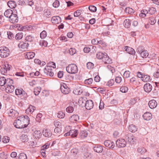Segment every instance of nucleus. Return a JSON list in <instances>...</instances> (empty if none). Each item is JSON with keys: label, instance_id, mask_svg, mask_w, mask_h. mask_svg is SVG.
Listing matches in <instances>:
<instances>
[{"label": "nucleus", "instance_id": "nucleus-1", "mask_svg": "<svg viewBox=\"0 0 159 159\" xmlns=\"http://www.w3.org/2000/svg\"><path fill=\"white\" fill-rule=\"evenodd\" d=\"M66 69L68 73L71 74H76L78 71L77 66L74 64L69 65L66 67Z\"/></svg>", "mask_w": 159, "mask_h": 159}, {"label": "nucleus", "instance_id": "nucleus-2", "mask_svg": "<svg viewBox=\"0 0 159 159\" xmlns=\"http://www.w3.org/2000/svg\"><path fill=\"white\" fill-rule=\"evenodd\" d=\"M10 54L9 49L6 47H1L0 48V56L2 58L7 57Z\"/></svg>", "mask_w": 159, "mask_h": 159}, {"label": "nucleus", "instance_id": "nucleus-3", "mask_svg": "<svg viewBox=\"0 0 159 159\" xmlns=\"http://www.w3.org/2000/svg\"><path fill=\"white\" fill-rule=\"evenodd\" d=\"M23 124H24L21 120V116H20L18 118L16 119L13 123L15 127L19 129L24 128Z\"/></svg>", "mask_w": 159, "mask_h": 159}, {"label": "nucleus", "instance_id": "nucleus-4", "mask_svg": "<svg viewBox=\"0 0 159 159\" xmlns=\"http://www.w3.org/2000/svg\"><path fill=\"white\" fill-rule=\"evenodd\" d=\"M127 144L126 141L123 139H118L116 142V145L118 148L125 147Z\"/></svg>", "mask_w": 159, "mask_h": 159}, {"label": "nucleus", "instance_id": "nucleus-5", "mask_svg": "<svg viewBox=\"0 0 159 159\" xmlns=\"http://www.w3.org/2000/svg\"><path fill=\"white\" fill-rule=\"evenodd\" d=\"M43 72L47 76L52 77L54 75L53 72L52 71L51 66H47L44 69Z\"/></svg>", "mask_w": 159, "mask_h": 159}, {"label": "nucleus", "instance_id": "nucleus-6", "mask_svg": "<svg viewBox=\"0 0 159 159\" xmlns=\"http://www.w3.org/2000/svg\"><path fill=\"white\" fill-rule=\"evenodd\" d=\"M21 120L22 121L24 128L26 127L29 123L30 121V118L29 117L25 115L23 116H21Z\"/></svg>", "mask_w": 159, "mask_h": 159}, {"label": "nucleus", "instance_id": "nucleus-7", "mask_svg": "<svg viewBox=\"0 0 159 159\" xmlns=\"http://www.w3.org/2000/svg\"><path fill=\"white\" fill-rule=\"evenodd\" d=\"M15 93L16 95H20L24 98H26L27 97V93L22 89H16L15 90Z\"/></svg>", "mask_w": 159, "mask_h": 159}, {"label": "nucleus", "instance_id": "nucleus-8", "mask_svg": "<svg viewBox=\"0 0 159 159\" xmlns=\"http://www.w3.org/2000/svg\"><path fill=\"white\" fill-rule=\"evenodd\" d=\"M60 89L61 92L66 94H68L70 91V88L67 87L66 84L61 85Z\"/></svg>", "mask_w": 159, "mask_h": 159}, {"label": "nucleus", "instance_id": "nucleus-9", "mask_svg": "<svg viewBox=\"0 0 159 159\" xmlns=\"http://www.w3.org/2000/svg\"><path fill=\"white\" fill-rule=\"evenodd\" d=\"M93 102L90 100H87L85 103V107L88 110L92 109L93 107Z\"/></svg>", "mask_w": 159, "mask_h": 159}, {"label": "nucleus", "instance_id": "nucleus-10", "mask_svg": "<svg viewBox=\"0 0 159 159\" xmlns=\"http://www.w3.org/2000/svg\"><path fill=\"white\" fill-rule=\"evenodd\" d=\"M105 146L109 148L113 149L115 146L114 143L110 140H107L104 142Z\"/></svg>", "mask_w": 159, "mask_h": 159}, {"label": "nucleus", "instance_id": "nucleus-11", "mask_svg": "<svg viewBox=\"0 0 159 159\" xmlns=\"http://www.w3.org/2000/svg\"><path fill=\"white\" fill-rule=\"evenodd\" d=\"M134 137L131 134H126L125 137V139L127 141L128 143L130 144H134Z\"/></svg>", "mask_w": 159, "mask_h": 159}, {"label": "nucleus", "instance_id": "nucleus-12", "mask_svg": "<svg viewBox=\"0 0 159 159\" xmlns=\"http://www.w3.org/2000/svg\"><path fill=\"white\" fill-rule=\"evenodd\" d=\"M102 61L105 64H110L112 63L111 59L109 58L107 53L103 57Z\"/></svg>", "mask_w": 159, "mask_h": 159}, {"label": "nucleus", "instance_id": "nucleus-13", "mask_svg": "<svg viewBox=\"0 0 159 159\" xmlns=\"http://www.w3.org/2000/svg\"><path fill=\"white\" fill-rule=\"evenodd\" d=\"M152 88V86L151 84L149 83H147L145 84L143 87L144 91L147 93L150 92Z\"/></svg>", "mask_w": 159, "mask_h": 159}, {"label": "nucleus", "instance_id": "nucleus-14", "mask_svg": "<svg viewBox=\"0 0 159 159\" xmlns=\"http://www.w3.org/2000/svg\"><path fill=\"white\" fill-rule=\"evenodd\" d=\"M157 105V102L154 100H152L148 103V105L151 109H153L156 108Z\"/></svg>", "mask_w": 159, "mask_h": 159}, {"label": "nucleus", "instance_id": "nucleus-15", "mask_svg": "<svg viewBox=\"0 0 159 159\" xmlns=\"http://www.w3.org/2000/svg\"><path fill=\"white\" fill-rule=\"evenodd\" d=\"M124 49H125L126 52L129 54L134 55L135 53V50L133 48L130 47L125 46L124 48Z\"/></svg>", "mask_w": 159, "mask_h": 159}, {"label": "nucleus", "instance_id": "nucleus-16", "mask_svg": "<svg viewBox=\"0 0 159 159\" xmlns=\"http://www.w3.org/2000/svg\"><path fill=\"white\" fill-rule=\"evenodd\" d=\"M69 120L70 122L74 123L78 121L79 120V117L77 115H73L70 117Z\"/></svg>", "mask_w": 159, "mask_h": 159}, {"label": "nucleus", "instance_id": "nucleus-17", "mask_svg": "<svg viewBox=\"0 0 159 159\" xmlns=\"http://www.w3.org/2000/svg\"><path fill=\"white\" fill-rule=\"evenodd\" d=\"M143 116L144 120H149L152 119V115L150 112H146L143 114Z\"/></svg>", "mask_w": 159, "mask_h": 159}, {"label": "nucleus", "instance_id": "nucleus-18", "mask_svg": "<svg viewBox=\"0 0 159 159\" xmlns=\"http://www.w3.org/2000/svg\"><path fill=\"white\" fill-rule=\"evenodd\" d=\"M93 149L94 151L99 153L102 152L103 150L102 146L99 145H96Z\"/></svg>", "mask_w": 159, "mask_h": 159}, {"label": "nucleus", "instance_id": "nucleus-19", "mask_svg": "<svg viewBox=\"0 0 159 159\" xmlns=\"http://www.w3.org/2000/svg\"><path fill=\"white\" fill-rule=\"evenodd\" d=\"M43 135L46 137H50L52 135V133L51 132L50 130L47 129L43 130Z\"/></svg>", "mask_w": 159, "mask_h": 159}, {"label": "nucleus", "instance_id": "nucleus-20", "mask_svg": "<svg viewBox=\"0 0 159 159\" xmlns=\"http://www.w3.org/2000/svg\"><path fill=\"white\" fill-rule=\"evenodd\" d=\"M69 132L70 133V136L72 138L76 137L78 134V131L77 129L70 130Z\"/></svg>", "mask_w": 159, "mask_h": 159}, {"label": "nucleus", "instance_id": "nucleus-21", "mask_svg": "<svg viewBox=\"0 0 159 159\" xmlns=\"http://www.w3.org/2000/svg\"><path fill=\"white\" fill-rule=\"evenodd\" d=\"M9 116H16L18 115V112L12 109H10L8 113Z\"/></svg>", "mask_w": 159, "mask_h": 159}, {"label": "nucleus", "instance_id": "nucleus-22", "mask_svg": "<svg viewBox=\"0 0 159 159\" xmlns=\"http://www.w3.org/2000/svg\"><path fill=\"white\" fill-rule=\"evenodd\" d=\"M6 91L7 92L12 93L13 92L14 89V86L12 85H6Z\"/></svg>", "mask_w": 159, "mask_h": 159}, {"label": "nucleus", "instance_id": "nucleus-23", "mask_svg": "<svg viewBox=\"0 0 159 159\" xmlns=\"http://www.w3.org/2000/svg\"><path fill=\"white\" fill-rule=\"evenodd\" d=\"M20 139L23 142H26L29 140L27 135L25 134H23L20 136Z\"/></svg>", "mask_w": 159, "mask_h": 159}, {"label": "nucleus", "instance_id": "nucleus-24", "mask_svg": "<svg viewBox=\"0 0 159 159\" xmlns=\"http://www.w3.org/2000/svg\"><path fill=\"white\" fill-rule=\"evenodd\" d=\"M151 80V77L149 75L145 74H144V76L142 78V80L144 82L150 81Z\"/></svg>", "mask_w": 159, "mask_h": 159}, {"label": "nucleus", "instance_id": "nucleus-25", "mask_svg": "<svg viewBox=\"0 0 159 159\" xmlns=\"http://www.w3.org/2000/svg\"><path fill=\"white\" fill-rule=\"evenodd\" d=\"M42 135V131L41 130H35L34 132V136L36 139L40 138Z\"/></svg>", "mask_w": 159, "mask_h": 159}, {"label": "nucleus", "instance_id": "nucleus-26", "mask_svg": "<svg viewBox=\"0 0 159 159\" xmlns=\"http://www.w3.org/2000/svg\"><path fill=\"white\" fill-rule=\"evenodd\" d=\"M88 133L86 130H82L80 132L79 135L81 139H84L88 135Z\"/></svg>", "mask_w": 159, "mask_h": 159}, {"label": "nucleus", "instance_id": "nucleus-27", "mask_svg": "<svg viewBox=\"0 0 159 159\" xmlns=\"http://www.w3.org/2000/svg\"><path fill=\"white\" fill-rule=\"evenodd\" d=\"M148 11L146 10H143L141 11L139 16L140 17L144 18L148 14Z\"/></svg>", "mask_w": 159, "mask_h": 159}, {"label": "nucleus", "instance_id": "nucleus-28", "mask_svg": "<svg viewBox=\"0 0 159 159\" xmlns=\"http://www.w3.org/2000/svg\"><path fill=\"white\" fill-rule=\"evenodd\" d=\"M9 7L11 8H15L16 6V4L15 2L13 1H10L7 2Z\"/></svg>", "mask_w": 159, "mask_h": 159}, {"label": "nucleus", "instance_id": "nucleus-29", "mask_svg": "<svg viewBox=\"0 0 159 159\" xmlns=\"http://www.w3.org/2000/svg\"><path fill=\"white\" fill-rule=\"evenodd\" d=\"M129 129L131 132H135L137 131L138 128L134 125L131 124L129 125Z\"/></svg>", "mask_w": 159, "mask_h": 159}, {"label": "nucleus", "instance_id": "nucleus-30", "mask_svg": "<svg viewBox=\"0 0 159 159\" xmlns=\"http://www.w3.org/2000/svg\"><path fill=\"white\" fill-rule=\"evenodd\" d=\"M35 53L32 52H29L27 53L25 56V57H27L29 59L33 58L35 56Z\"/></svg>", "mask_w": 159, "mask_h": 159}, {"label": "nucleus", "instance_id": "nucleus-31", "mask_svg": "<svg viewBox=\"0 0 159 159\" xmlns=\"http://www.w3.org/2000/svg\"><path fill=\"white\" fill-rule=\"evenodd\" d=\"M33 29V27L31 25H25L24 26L22 27L20 30L22 31H25L26 30H29Z\"/></svg>", "mask_w": 159, "mask_h": 159}, {"label": "nucleus", "instance_id": "nucleus-32", "mask_svg": "<svg viewBox=\"0 0 159 159\" xmlns=\"http://www.w3.org/2000/svg\"><path fill=\"white\" fill-rule=\"evenodd\" d=\"M106 54V53L105 52L103 53L101 52H99L96 54V57L98 59L102 60L103 57H105V54Z\"/></svg>", "mask_w": 159, "mask_h": 159}, {"label": "nucleus", "instance_id": "nucleus-33", "mask_svg": "<svg viewBox=\"0 0 159 159\" xmlns=\"http://www.w3.org/2000/svg\"><path fill=\"white\" fill-rule=\"evenodd\" d=\"M23 33L22 32L17 33L15 36V39L17 40L21 39L23 37Z\"/></svg>", "mask_w": 159, "mask_h": 159}, {"label": "nucleus", "instance_id": "nucleus-34", "mask_svg": "<svg viewBox=\"0 0 159 159\" xmlns=\"http://www.w3.org/2000/svg\"><path fill=\"white\" fill-rule=\"evenodd\" d=\"M6 79L4 77L0 78V86H3L6 85Z\"/></svg>", "mask_w": 159, "mask_h": 159}, {"label": "nucleus", "instance_id": "nucleus-35", "mask_svg": "<svg viewBox=\"0 0 159 159\" xmlns=\"http://www.w3.org/2000/svg\"><path fill=\"white\" fill-rule=\"evenodd\" d=\"M34 37L32 36L31 35L27 36L25 37V40L28 42H32L34 40Z\"/></svg>", "mask_w": 159, "mask_h": 159}, {"label": "nucleus", "instance_id": "nucleus-36", "mask_svg": "<svg viewBox=\"0 0 159 159\" xmlns=\"http://www.w3.org/2000/svg\"><path fill=\"white\" fill-rule=\"evenodd\" d=\"M28 43H21L18 44V47L23 49L27 48L28 46Z\"/></svg>", "mask_w": 159, "mask_h": 159}, {"label": "nucleus", "instance_id": "nucleus-37", "mask_svg": "<svg viewBox=\"0 0 159 159\" xmlns=\"http://www.w3.org/2000/svg\"><path fill=\"white\" fill-rule=\"evenodd\" d=\"M93 81V79L91 78H90L85 80H84V83L86 85H90L92 84Z\"/></svg>", "mask_w": 159, "mask_h": 159}, {"label": "nucleus", "instance_id": "nucleus-38", "mask_svg": "<svg viewBox=\"0 0 159 159\" xmlns=\"http://www.w3.org/2000/svg\"><path fill=\"white\" fill-rule=\"evenodd\" d=\"M41 91V88L38 87L34 89V93L35 95H38Z\"/></svg>", "mask_w": 159, "mask_h": 159}, {"label": "nucleus", "instance_id": "nucleus-39", "mask_svg": "<svg viewBox=\"0 0 159 159\" xmlns=\"http://www.w3.org/2000/svg\"><path fill=\"white\" fill-rule=\"evenodd\" d=\"M141 56L143 58H146L148 55V53L147 51L143 50V51L140 54Z\"/></svg>", "mask_w": 159, "mask_h": 159}, {"label": "nucleus", "instance_id": "nucleus-40", "mask_svg": "<svg viewBox=\"0 0 159 159\" xmlns=\"http://www.w3.org/2000/svg\"><path fill=\"white\" fill-rule=\"evenodd\" d=\"M92 157V154L88 152H85L84 154L83 157L85 159H90Z\"/></svg>", "mask_w": 159, "mask_h": 159}, {"label": "nucleus", "instance_id": "nucleus-41", "mask_svg": "<svg viewBox=\"0 0 159 159\" xmlns=\"http://www.w3.org/2000/svg\"><path fill=\"white\" fill-rule=\"evenodd\" d=\"M125 11L126 13L129 14H132L134 12V10L132 8L129 7L126 8Z\"/></svg>", "mask_w": 159, "mask_h": 159}, {"label": "nucleus", "instance_id": "nucleus-42", "mask_svg": "<svg viewBox=\"0 0 159 159\" xmlns=\"http://www.w3.org/2000/svg\"><path fill=\"white\" fill-rule=\"evenodd\" d=\"M19 159H27L26 155L24 153H21L19 155Z\"/></svg>", "mask_w": 159, "mask_h": 159}, {"label": "nucleus", "instance_id": "nucleus-43", "mask_svg": "<svg viewBox=\"0 0 159 159\" xmlns=\"http://www.w3.org/2000/svg\"><path fill=\"white\" fill-rule=\"evenodd\" d=\"M44 15L47 17H49L51 16V12L50 9H47L44 10Z\"/></svg>", "mask_w": 159, "mask_h": 159}, {"label": "nucleus", "instance_id": "nucleus-44", "mask_svg": "<svg viewBox=\"0 0 159 159\" xmlns=\"http://www.w3.org/2000/svg\"><path fill=\"white\" fill-rule=\"evenodd\" d=\"M82 11L81 10H78L74 13V16L75 17H78L81 14Z\"/></svg>", "mask_w": 159, "mask_h": 159}, {"label": "nucleus", "instance_id": "nucleus-45", "mask_svg": "<svg viewBox=\"0 0 159 159\" xmlns=\"http://www.w3.org/2000/svg\"><path fill=\"white\" fill-rule=\"evenodd\" d=\"M124 26L126 28H129L130 26L131 23L130 20H124Z\"/></svg>", "mask_w": 159, "mask_h": 159}, {"label": "nucleus", "instance_id": "nucleus-46", "mask_svg": "<svg viewBox=\"0 0 159 159\" xmlns=\"http://www.w3.org/2000/svg\"><path fill=\"white\" fill-rule=\"evenodd\" d=\"M11 20H18V17L17 15L16 14H11L9 16V18Z\"/></svg>", "mask_w": 159, "mask_h": 159}, {"label": "nucleus", "instance_id": "nucleus-47", "mask_svg": "<svg viewBox=\"0 0 159 159\" xmlns=\"http://www.w3.org/2000/svg\"><path fill=\"white\" fill-rule=\"evenodd\" d=\"M57 116L59 118H63L65 116V114L63 112L60 111L58 113Z\"/></svg>", "mask_w": 159, "mask_h": 159}, {"label": "nucleus", "instance_id": "nucleus-48", "mask_svg": "<svg viewBox=\"0 0 159 159\" xmlns=\"http://www.w3.org/2000/svg\"><path fill=\"white\" fill-rule=\"evenodd\" d=\"M9 138L7 136H5L3 137L2 139V141L4 143H7L9 141Z\"/></svg>", "mask_w": 159, "mask_h": 159}, {"label": "nucleus", "instance_id": "nucleus-49", "mask_svg": "<svg viewBox=\"0 0 159 159\" xmlns=\"http://www.w3.org/2000/svg\"><path fill=\"white\" fill-rule=\"evenodd\" d=\"M13 80L10 79H6V85H11L13 84Z\"/></svg>", "mask_w": 159, "mask_h": 159}, {"label": "nucleus", "instance_id": "nucleus-50", "mask_svg": "<svg viewBox=\"0 0 159 159\" xmlns=\"http://www.w3.org/2000/svg\"><path fill=\"white\" fill-rule=\"evenodd\" d=\"M86 66L87 68L89 69H93L94 67L93 64L90 62H88L87 63Z\"/></svg>", "mask_w": 159, "mask_h": 159}, {"label": "nucleus", "instance_id": "nucleus-51", "mask_svg": "<svg viewBox=\"0 0 159 159\" xmlns=\"http://www.w3.org/2000/svg\"><path fill=\"white\" fill-rule=\"evenodd\" d=\"M47 32L45 30H43L40 34V37L41 39H44L47 36Z\"/></svg>", "mask_w": 159, "mask_h": 159}, {"label": "nucleus", "instance_id": "nucleus-52", "mask_svg": "<svg viewBox=\"0 0 159 159\" xmlns=\"http://www.w3.org/2000/svg\"><path fill=\"white\" fill-rule=\"evenodd\" d=\"M66 111L68 113H72L74 111V108L71 106H69L66 108Z\"/></svg>", "mask_w": 159, "mask_h": 159}, {"label": "nucleus", "instance_id": "nucleus-53", "mask_svg": "<svg viewBox=\"0 0 159 159\" xmlns=\"http://www.w3.org/2000/svg\"><path fill=\"white\" fill-rule=\"evenodd\" d=\"M138 151L141 154H142L146 152V150L144 148L140 147L138 149Z\"/></svg>", "mask_w": 159, "mask_h": 159}, {"label": "nucleus", "instance_id": "nucleus-54", "mask_svg": "<svg viewBox=\"0 0 159 159\" xmlns=\"http://www.w3.org/2000/svg\"><path fill=\"white\" fill-rule=\"evenodd\" d=\"M89 10L92 12H95L97 10L96 7L94 6H90L89 7Z\"/></svg>", "mask_w": 159, "mask_h": 159}, {"label": "nucleus", "instance_id": "nucleus-55", "mask_svg": "<svg viewBox=\"0 0 159 159\" xmlns=\"http://www.w3.org/2000/svg\"><path fill=\"white\" fill-rule=\"evenodd\" d=\"M76 51L75 49L73 48H70L69 50V52L71 55H73L76 53Z\"/></svg>", "mask_w": 159, "mask_h": 159}, {"label": "nucleus", "instance_id": "nucleus-56", "mask_svg": "<svg viewBox=\"0 0 159 159\" xmlns=\"http://www.w3.org/2000/svg\"><path fill=\"white\" fill-rule=\"evenodd\" d=\"M128 90V88L126 86H123L120 88V90L121 92L123 93H126L127 91Z\"/></svg>", "mask_w": 159, "mask_h": 159}, {"label": "nucleus", "instance_id": "nucleus-57", "mask_svg": "<svg viewBox=\"0 0 159 159\" xmlns=\"http://www.w3.org/2000/svg\"><path fill=\"white\" fill-rule=\"evenodd\" d=\"M130 72L129 71H125L124 73L123 76L125 78H127L130 76Z\"/></svg>", "mask_w": 159, "mask_h": 159}, {"label": "nucleus", "instance_id": "nucleus-58", "mask_svg": "<svg viewBox=\"0 0 159 159\" xmlns=\"http://www.w3.org/2000/svg\"><path fill=\"white\" fill-rule=\"evenodd\" d=\"M156 20H150L149 23H148L147 24L145 25V27L146 28H148L149 27V25H153L156 22Z\"/></svg>", "mask_w": 159, "mask_h": 159}, {"label": "nucleus", "instance_id": "nucleus-59", "mask_svg": "<svg viewBox=\"0 0 159 159\" xmlns=\"http://www.w3.org/2000/svg\"><path fill=\"white\" fill-rule=\"evenodd\" d=\"M8 38L9 39H12L14 38V35L11 31L7 32Z\"/></svg>", "mask_w": 159, "mask_h": 159}, {"label": "nucleus", "instance_id": "nucleus-60", "mask_svg": "<svg viewBox=\"0 0 159 159\" xmlns=\"http://www.w3.org/2000/svg\"><path fill=\"white\" fill-rule=\"evenodd\" d=\"M40 44L42 46L46 47L47 46L48 43L46 41L43 40L40 41Z\"/></svg>", "mask_w": 159, "mask_h": 159}, {"label": "nucleus", "instance_id": "nucleus-61", "mask_svg": "<svg viewBox=\"0 0 159 159\" xmlns=\"http://www.w3.org/2000/svg\"><path fill=\"white\" fill-rule=\"evenodd\" d=\"M53 6L55 8L58 7L60 5L59 2L58 0H56L53 3Z\"/></svg>", "mask_w": 159, "mask_h": 159}, {"label": "nucleus", "instance_id": "nucleus-62", "mask_svg": "<svg viewBox=\"0 0 159 159\" xmlns=\"http://www.w3.org/2000/svg\"><path fill=\"white\" fill-rule=\"evenodd\" d=\"M114 83V81L113 79H111L108 81L107 83V85L108 86H112Z\"/></svg>", "mask_w": 159, "mask_h": 159}, {"label": "nucleus", "instance_id": "nucleus-63", "mask_svg": "<svg viewBox=\"0 0 159 159\" xmlns=\"http://www.w3.org/2000/svg\"><path fill=\"white\" fill-rule=\"evenodd\" d=\"M143 47L141 46H139L136 50V52H137L139 53V54H140L143 51Z\"/></svg>", "mask_w": 159, "mask_h": 159}, {"label": "nucleus", "instance_id": "nucleus-64", "mask_svg": "<svg viewBox=\"0 0 159 159\" xmlns=\"http://www.w3.org/2000/svg\"><path fill=\"white\" fill-rule=\"evenodd\" d=\"M153 76L157 78H159V69H158L156 71L153 73Z\"/></svg>", "mask_w": 159, "mask_h": 159}]
</instances>
